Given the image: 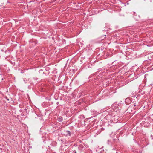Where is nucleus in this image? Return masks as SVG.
Segmentation results:
<instances>
[{
  "label": "nucleus",
  "instance_id": "obj_1",
  "mask_svg": "<svg viewBox=\"0 0 153 153\" xmlns=\"http://www.w3.org/2000/svg\"><path fill=\"white\" fill-rule=\"evenodd\" d=\"M62 118L61 117V118H60V117L59 118V120L60 121H62Z\"/></svg>",
  "mask_w": 153,
  "mask_h": 153
}]
</instances>
